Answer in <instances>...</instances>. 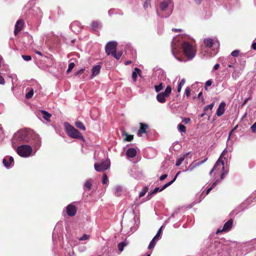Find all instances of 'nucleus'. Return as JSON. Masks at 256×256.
<instances>
[{"instance_id":"nucleus-1","label":"nucleus","mask_w":256,"mask_h":256,"mask_svg":"<svg viewBox=\"0 0 256 256\" xmlns=\"http://www.w3.org/2000/svg\"><path fill=\"white\" fill-rule=\"evenodd\" d=\"M24 144H28L32 147L38 148L41 145V140L38 134L30 130L22 129L18 130L14 134L12 139V147L16 148L18 145Z\"/></svg>"},{"instance_id":"nucleus-2","label":"nucleus","mask_w":256,"mask_h":256,"mask_svg":"<svg viewBox=\"0 0 256 256\" xmlns=\"http://www.w3.org/2000/svg\"><path fill=\"white\" fill-rule=\"evenodd\" d=\"M170 5H172V0H164L160 4V10L164 14H160V12L157 10V14L160 17L166 18L170 16L172 13V10L170 8Z\"/></svg>"},{"instance_id":"nucleus-3","label":"nucleus","mask_w":256,"mask_h":256,"mask_svg":"<svg viewBox=\"0 0 256 256\" xmlns=\"http://www.w3.org/2000/svg\"><path fill=\"white\" fill-rule=\"evenodd\" d=\"M184 53L188 60L192 59L196 54V49L192 44L188 42H184L182 44Z\"/></svg>"},{"instance_id":"nucleus-4","label":"nucleus","mask_w":256,"mask_h":256,"mask_svg":"<svg viewBox=\"0 0 256 256\" xmlns=\"http://www.w3.org/2000/svg\"><path fill=\"white\" fill-rule=\"evenodd\" d=\"M32 146L28 144H22L17 146L16 152L22 157L27 158L30 156Z\"/></svg>"},{"instance_id":"nucleus-5","label":"nucleus","mask_w":256,"mask_h":256,"mask_svg":"<svg viewBox=\"0 0 256 256\" xmlns=\"http://www.w3.org/2000/svg\"><path fill=\"white\" fill-rule=\"evenodd\" d=\"M64 126L66 128L67 134L70 137L74 138L82 139L83 137L81 134L74 126L70 124L68 122L64 123Z\"/></svg>"},{"instance_id":"nucleus-6","label":"nucleus","mask_w":256,"mask_h":256,"mask_svg":"<svg viewBox=\"0 0 256 256\" xmlns=\"http://www.w3.org/2000/svg\"><path fill=\"white\" fill-rule=\"evenodd\" d=\"M183 38L182 36H177L174 37L172 42V54L174 56V57L180 61H181L180 58L176 57V54L179 51L180 49V46L181 45V42L182 40H180L181 38Z\"/></svg>"},{"instance_id":"nucleus-7","label":"nucleus","mask_w":256,"mask_h":256,"mask_svg":"<svg viewBox=\"0 0 256 256\" xmlns=\"http://www.w3.org/2000/svg\"><path fill=\"white\" fill-rule=\"evenodd\" d=\"M205 46L209 48H211L212 46L216 50H214V52L212 54H216L218 52V48L219 46V42L218 40H214L211 38H205L204 40Z\"/></svg>"},{"instance_id":"nucleus-8","label":"nucleus","mask_w":256,"mask_h":256,"mask_svg":"<svg viewBox=\"0 0 256 256\" xmlns=\"http://www.w3.org/2000/svg\"><path fill=\"white\" fill-rule=\"evenodd\" d=\"M227 152V150L226 148H225L223 152H222V153L221 154L220 158H218V160L216 161V162L215 164L214 165V166H213L212 168V170H210V174L211 175L212 172L214 171L215 170H216V168L218 166H222V168L224 169V160H222V159H224V160H226V158L224 157L225 154Z\"/></svg>"},{"instance_id":"nucleus-9","label":"nucleus","mask_w":256,"mask_h":256,"mask_svg":"<svg viewBox=\"0 0 256 256\" xmlns=\"http://www.w3.org/2000/svg\"><path fill=\"white\" fill-rule=\"evenodd\" d=\"M110 166V161L102 162L100 164H95L94 168L97 172H102L108 169Z\"/></svg>"},{"instance_id":"nucleus-10","label":"nucleus","mask_w":256,"mask_h":256,"mask_svg":"<svg viewBox=\"0 0 256 256\" xmlns=\"http://www.w3.org/2000/svg\"><path fill=\"white\" fill-rule=\"evenodd\" d=\"M117 43L115 42H110L106 46V52L108 55L112 54L116 50Z\"/></svg>"},{"instance_id":"nucleus-11","label":"nucleus","mask_w":256,"mask_h":256,"mask_svg":"<svg viewBox=\"0 0 256 256\" xmlns=\"http://www.w3.org/2000/svg\"><path fill=\"white\" fill-rule=\"evenodd\" d=\"M244 68V64L242 63L240 64V66L234 67V70L232 74V78L234 80H236L240 76Z\"/></svg>"},{"instance_id":"nucleus-12","label":"nucleus","mask_w":256,"mask_h":256,"mask_svg":"<svg viewBox=\"0 0 256 256\" xmlns=\"http://www.w3.org/2000/svg\"><path fill=\"white\" fill-rule=\"evenodd\" d=\"M232 220H230L228 222H226L224 225L223 228L222 230L218 229L216 234H218L219 233L222 232H228L232 228Z\"/></svg>"},{"instance_id":"nucleus-13","label":"nucleus","mask_w":256,"mask_h":256,"mask_svg":"<svg viewBox=\"0 0 256 256\" xmlns=\"http://www.w3.org/2000/svg\"><path fill=\"white\" fill-rule=\"evenodd\" d=\"M2 162L5 167L9 168L13 165L14 160L12 156H6L3 159Z\"/></svg>"},{"instance_id":"nucleus-14","label":"nucleus","mask_w":256,"mask_h":256,"mask_svg":"<svg viewBox=\"0 0 256 256\" xmlns=\"http://www.w3.org/2000/svg\"><path fill=\"white\" fill-rule=\"evenodd\" d=\"M66 212L68 216H72L76 214V209L74 206L70 204L66 208Z\"/></svg>"},{"instance_id":"nucleus-15","label":"nucleus","mask_w":256,"mask_h":256,"mask_svg":"<svg viewBox=\"0 0 256 256\" xmlns=\"http://www.w3.org/2000/svg\"><path fill=\"white\" fill-rule=\"evenodd\" d=\"M208 160V158H206L204 160H202L199 162H193L190 164L188 168L186 171H192L194 168H196L197 166H200V165L203 164Z\"/></svg>"},{"instance_id":"nucleus-16","label":"nucleus","mask_w":256,"mask_h":256,"mask_svg":"<svg viewBox=\"0 0 256 256\" xmlns=\"http://www.w3.org/2000/svg\"><path fill=\"white\" fill-rule=\"evenodd\" d=\"M24 24V20H20L17 21L15 24V29L14 33L16 35L18 32H20Z\"/></svg>"},{"instance_id":"nucleus-17","label":"nucleus","mask_w":256,"mask_h":256,"mask_svg":"<svg viewBox=\"0 0 256 256\" xmlns=\"http://www.w3.org/2000/svg\"><path fill=\"white\" fill-rule=\"evenodd\" d=\"M70 28L74 32H78L81 29V24L78 22H74L70 26Z\"/></svg>"},{"instance_id":"nucleus-18","label":"nucleus","mask_w":256,"mask_h":256,"mask_svg":"<svg viewBox=\"0 0 256 256\" xmlns=\"http://www.w3.org/2000/svg\"><path fill=\"white\" fill-rule=\"evenodd\" d=\"M225 106L226 104L224 102H222L220 103L217 110H216V114L218 116H222L225 111Z\"/></svg>"},{"instance_id":"nucleus-19","label":"nucleus","mask_w":256,"mask_h":256,"mask_svg":"<svg viewBox=\"0 0 256 256\" xmlns=\"http://www.w3.org/2000/svg\"><path fill=\"white\" fill-rule=\"evenodd\" d=\"M136 154V150L134 148H128L126 152V155L128 158L135 157Z\"/></svg>"},{"instance_id":"nucleus-20","label":"nucleus","mask_w":256,"mask_h":256,"mask_svg":"<svg viewBox=\"0 0 256 256\" xmlns=\"http://www.w3.org/2000/svg\"><path fill=\"white\" fill-rule=\"evenodd\" d=\"M190 154V152H188L185 154H181L179 158H178L176 160V166H180L184 160Z\"/></svg>"},{"instance_id":"nucleus-21","label":"nucleus","mask_w":256,"mask_h":256,"mask_svg":"<svg viewBox=\"0 0 256 256\" xmlns=\"http://www.w3.org/2000/svg\"><path fill=\"white\" fill-rule=\"evenodd\" d=\"M140 128L138 132V136H142V134L146 133V130L148 128V126L143 123H140Z\"/></svg>"},{"instance_id":"nucleus-22","label":"nucleus","mask_w":256,"mask_h":256,"mask_svg":"<svg viewBox=\"0 0 256 256\" xmlns=\"http://www.w3.org/2000/svg\"><path fill=\"white\" fill-rule=\"evenodd\" d=\"M24 40V43L27 44H32L33 42V38L31 35L29 34H26L23 36Z\"/></svg>"},{"instance_id":"nucleus-23","label":"nucleus","mask_w":256,"mask_h":256,"mask_svg":"<svg viewBox=\"0 0 256 256\" xmlns=\"http://www.w3.org/2000/svg\"><path fill=\"white\" fill-rule=\"evenodd\" d=\"M92 188V180L91 179L86 180L84 184L83 188L85 192L90 190Z\"/></svg>"},{"instance_id":"nucleus-24","label":"nucleus","mask_w":256,"mask_h":256,"mask_svg":"<svg viewBox=\"0 0 256 256\" xmlns=\"http://www.w3.org/2000/svg\"><path fill=\"white\" fill-rule=\"evenodd\" d=\"M101 66L100 65L94 66L92 68V77H94L100 72Z\"/></svg>"},{"instance_id":"nucleus-25","label":"nucleus","mask_w":256,"mask_h":256,"mask_svg":"<svg viewBox=\"0 0 256 256\" xmlns=\"http://www.w3.org/2000/svg\"><path fill=\"white\" fill-rule=\"evenodd\" d=\"M172 92V88L170 86H168L164 92H160L161 94L166 98L168 97Z\"/></svg>"},{"instance_id":"nucleus-26","label":"nucleus","mask_w":256,"mask_h":256,"mask_svg":"<svg viewBox=\"0 0 256 256\" xmlns=\"http://www.w3.org/2000/svg\"><path fill=\"white\" fill-rule=\"evenodd\" d=\"M122 192V188L120 186H116L114 189V194L116 196H120Z\"/></svg>"},{"instance_id":"nucleus-27","label":"nucleus","mask_w":256,"mask_h":256,"mask_svg":"<svg viewBox=\"0 0 256 256\" xmlns=\"http://www.w3.org/2000/svg\"><path fill=\"white\" fill-rule=\"evenodd\" d=\"M218 168V169H222V172L221 174V176H220V180H219V182H220V181L222 180H223L225 176V175H226L228 173V170L227 169H225L224 167V169L222 168V166H218L216 168Z\"/></svg>"},{"instance_id":"nucleus-28","label":"nucleus","mask_w":256,"mask_h":256,"mask_svg":"<svg viewBox=\"0 0 256 256\" xmlns=\"http://www.w3.org/2000/svg\"><path fill=\"white\" fill-rule=\"evenodd\" d=\"M140 70L138 68H136L132 72V78L134 82H136L138 74H140Z\"/></svg>"},{"instance_id":"nucleus-29","label":"nucleus","mask_w":256,"mask_h":256,"mask_svg":"<svg viewBox=\"0 0 256 256\" xmlns=\"http://www.w3.org/2000/svg\"><path fill=\"white\" fill-rule=\"evenodd\" d=\"M41 113L42 116V118L46 120V121H50V118L51 117L52 115L48 113V112L45 110H41Z\"/></svg>"},{"instance_id":"nucleus-30","label":"nucleus","mask_w":256,"mask_h":256,"mask_svg":"<svg viewBox=\"0 0 256 256\" xmlns=\"http://www.w3.org/2000/svg\"><path fill=\"white\" fill-rule=\"evenodd\" d=\"M228 68H234V67L240 66L236 61V59H232L228 62Z\"/></svg>"},{"instance_id":"nucleus-31","label":"nucleus","mask_w":256,"mask_h":256,"mask_svg":"<svg viewBox=\"0 0 256 256\" xmlns=\"http://www.w3.org/2000/svg\"><path fill=\"white\" fill-rule=\"evenodd\" d=\"M162 188H160L158 187H156L154 188V189L152 192H151L150 194H148V197L150 196L149 198V199H150L152 198V195L156 194V193H157L158 192H162Z\"/></svg>"},{"instance_id":"nucleus-32","label":"nucleus","mask_w":256,"mask_h":256,"mask_svg":"<svg viewBox=\"0 0 256 256\" xmlns=\"http://www.w3.org/2000/svg\"><path fill=\"white\" fill-rule=\"evenodd\" d=\"M156 100L158 102L160 103H164L166 100V98L160 93H159L157 94Z\"/></svg>"},{"instance_id":"nucleus-33","label":"nucleus","mask_w":256,"mask_h":256,"mask_svg":"<svg viewBox=\"0 0 256 256\" xmlns=\"http://www.w3.org/2000/svg\"><path fill=\"white\" fill-rule=\"evenodd\" d=\"M76 126L81 130H85L86 128L83 123L81 122H75Z\"/></svg>"},{"instance_id":"nucleus-34","label":"nucleus","mask_w":256,"mask_h":256,"mask_svg":"<svg viewBox=\"0 0 256 256\" xmlns=\"http://www.w3.org/2000/svg\"><path fill=\"white\" fill-rule=\"evenodd\" d=\"M185 83V80L182 78L181 80L178 82V84L177 88V91L178 92H180L181 91L182 88V86L184 85Z\"/></svg>"},{"instance_id":"nucleus-35","label":"nucleus","mask_w":256,"mask_h":256,"mask_svg":"<svg viewBox=\"0 0 256 256\" xmlns=\"http://www.w3.org/2000/svg\"><path fill=\"white\" fill-rule=\"evenodd\" d=\"M122 54V52H116V50L114 52V53L112 54V55L116 59L119 60L121 58Z\"/></svg>"},{"instance_id":"nucleus-36","label":"nucleus","mask_w":256,"mask_h":256,"mask_svg":"<svg viewBox=\"0 0 256 256\" xmlns=\"http://www.w3.org/2000/svg\"><path fill=\"white\" fill-rule=\"evenodd\" d=\"M127 244L126 242H122L118 244V250L122 252L124 250V247Z\"/></svg>"},{"instance_id":"nucleus-37","label":"nucleus","mask_w":256,"mask_h":256,"mask_svg":"<svg viewBox=\"0 0 256 256\" xmlns=\"http://www.w3.org/2000/svg\"><path fill=\"white\" fill-rule=\"evenodd\" d=\"M158 240H156V239L155 238H153L152 239V240L150 241L149 245H148V248L149 249H152V248H153L154 246H155V244H156V242L158 241Z\"/></svg>"},{"instance_id":"nucleus-38","label":"nucleus","mask_w":256,"mask_h":256,"mask_svg":"<svg viewBox=\"0 0 256 256\" xmlns=\"http://www.w3.org/2000/svg\"><path fill=\"white\" fill-rule=\"evenodd\" d=\"M164 88V86L162 82H160L158 85L154 86V89L156 92H159Z\"/></svg>"},{"instance_id":"nucleus-39","label":"nucleus","mask_w":256,"mask_h":256,"mask_svg":"<svg viewBox=\"0 0 256 256\" xmlns=\"http://www.w3.org/2000/svg\"><path fill=\"white\" fill-rule=\"evenodd\" d=\"M178 128L179 132H186V128L184 125L180 124H178Z\"/></svg>"},{"instance_id":"nucleus-40","label":"nucleus","mask_w":256,"mask_h":256,"mask_svg":"<svg viewBox=\"0 0 256 256\" xmlns=\"http://www.w3.org/2000/svg\"><path fill=\"white\" fill-rule=\"evenodd\" d=\"M148 188L147 186H144L142 188L141 192L140 193L139 198H142V197L144 196L148 192Z\"/></svg>"},{"instance_id":"nucleus-41","label":"nucleus","mask_w":256,"mask_h":256,"mask_svg":"<svg viewBox=\"0 0 256 256\" xmlns=\"http://www.w3.org/2000/svg\"><path fill=\"white\" fill-rule=\"evenodd\" d=\"M123 135H124L126 136L124 138V141L130 142L133 140L134 136L132 135H128L126 133H123Z\"/></svg>"},{"instance_id":"nucleus-42","label":"nucleus","mask_w":256,"mask_h":256,"mask_svg":"<svg viewBox=\"0 0 256 256\" xmlns=\"http://www.w3.org/2000/svg\"><path fill=\"white\" fill-rule=\"evenodd\" d=\"M91 26L94 29H96L100 26V23L97 21H94L92 22Z\"/></svg>"},{"instance_id":"nucleus-43","label":"nucleus","mask_w":256,"mask_h":256,"mask_svg":"<svg viewBox=\"0 0 256 256\" xmlns=\"http://www.w3.org/2000/svg\"><path fill=\"white\" fill-rule=\"evenodd\" d=\"M34 95V90L31 88L30 90L26 94V97L27 98H31Z\"/></svg>"},{"instance_id":"nucleus-44","label":"nucleus","mask_w":256,"mask_h":256,"mask_svg":"<svg viewBox=\"0 0 256 256\" xmlns=\"http://www.w3.org/2000/svg\"><path fill=\"white\" fill-rule=\"evenodd\" d=\"M219 182V180H217L212 184V186L210 188H208L206 192V194H209V192H210V190L216 185V184L218 183V182Z\"/></svg>"},{"instance_id":"nucleus-45","label":"nucleus","mask_w":256,"mask_h":256,"mask_svg":"<svg viewBox=\"0 0 256 256\" xmlns=\"http://www.w3.org/2000/svg\"><path fill=\"white\" fill-rule=\"evenodd\" d=\"M90 235L87 234H84L82 236L78 238V240L80 241L86 240L90 238Z\"/></svg>"},{"instance_id":"nucleus-46","label":"nucleus","mask_w":256,"mask_h":256,"mask_svg":"<svg viewBox=\"0 0 256 256\" xmlns=\"http://www.w3.org/2000/svg\"><path fill=\"white\" fill-rule=\"evenodd\" d=\"M150 7V0H146L144 4V8L145 10H146Z\"/></svg>"},{"instance_id":"nucleus-47","label":"nucleus","mask_w":256,"mask_h":256,"mask_svg":"<svg viewBox=\"0 0 256 256\" xmlns=\"http://www.w3.org/2000/svg\"><path fill=\"white\" fill-rule=\"evenodd\" d=\"M75 64L74 62H70L68 64V68L66 70L67 73H69L74 67Z\"/></svg>"},{"instance_id":"nucleus-48","label":"nucleus","mask_w":256,"mask_h":256,"mask_svg":"<svg viewBox=\"0 0 256 256\" xmlns=\"http://www.w3.org/2000/svg\"><path fill=\"white\" fill-rule=\"evenodd\" d=\"M162 226H161L159 230H158V231L157 232V233L156 234V236H154V238H155L156 239V240H158V239L160 238V234H161V232H162Z\"/></svg>"},{"instance_id":"nucleus-49","label":"nucleus","mask_w":256,"mask_h":256,"mask_svg":"<svg viewBox=\"0 0 256 256\" xmlns=\"http://www.w3.org/2000/svg\"><path fill=\"white\" fill-rule=\"evenodd\" d=\"M108 14L109 16H111L113 14H117V12H116V9L111 8L108 11Z\"/></svg>"},{"instance_id":"nucleus-50","label":"nucleus","mask_w":256,"mask_h":256,"mask_svg":"<svg viewBox=\"0 0 256 256\" xmlns=\"http://www.w3.org/2000/svg\"><path fill=\"white\" fill-rule=\"evenodd\" d=\"M240 50H236L234 51H232L231 53V56L234 57H238L240 54Z\"/></svg>"},{"instance_id":"nucleus-51","label":"nucleus","mask_w":256,"mask_h":256,"mask_svg":"<svg viewBox=\"0 0 256 256\" xmlns=\"http://www.w3.org/2000/svg\"><path fill=\"white\" fill-rule=\"evenodd\" d=\"M102 184H106L108 182V176L106 174H104L102 175Z\"/></svg>"},{"instance_id":"nucleus-52","label":"nucleus","mask_w":256,"mask_h":256,"mask_svg":"<svg viewBox=\"0 0 256 256\" xmlns=\"http://www.w3.org/2000/svg\"><path fill=\"white\" fill-rule=\"evenodd\" d=\"M214 106V103H212V104H208L207 106H206L204 108V110H212V108H213Z\"/></svg>"},{"instance_id":"nucleus-53","label":"nucleus","mask_w":256,"mask_h":256,"mask_svg":"<svg viewBox=\"0 0 256 256\" xmlns=\"http://www.w3.org/2000/svg\"><path fill=\"white\" fill-rule=\"evenodd\" d=\"M174 180H172L171 181L168 182V183L164 184L162 187V190H164L165 188H166L167 187L171 185L173 182Z\"/></svg>"},{"instance_id":"nucleus-54","label":"nucleus","mask_w":256,"mask_h":256,"mask_svg":"<svg viewBox=\"0 0 256 256\" xmlns=\"http://www.w3.org/2000/svg\"><path fill=\"white\" fill-rule=\"evenodd\" d=\"M184 94L186 95L187 97H188L190 95V88L187 87L185 89Z\"/></svg>"},{"instance_id":"nucleus-55","label":"nucleus","mask_w":256,"mask_h":256,"mask_svg":"<svg viewBox=\"0 0 256 256\" xmlns=\"http://www.w3.org/2000/svg\"><path fill=\"white\" fill-rule=\"evenodd\" d=\"M22 58L26 61H30L32 60V58L30 56L22 55Z\"/></svg>"},{"instance_id":"nucleus-56","label":"nucleus","mask_w":256,"mask_h":256,"mask_svg":"<svg viewBox=\"0 0 256 256\" xmlns=\"http://www.w3.org/2000/svg\"><path fill=\"white\" fill-rule=\"evenodd\" d=\"M250 128L253 132L256 133V122Z\"/></svg>"},{"instance_id":"nucleus-57","label":"nucleus","mask_w":256,"mask_h":256,"mask_svg":"<svg viewBox=\"0 0 256 256\" xmlns=\"http://www.w3.org/2000/svg\"><path fill=\"white\" fill-rule=\"evenodd\" d=\"M190 121V118H184L182 120V122H184V124H187L189 123Z\"/></svg>"},{"instance_id":"nucleus-58","label":"nucleus","mask_w":256,"mask_h":256,"mask_svg":"<svg viewBox=\"0 0 256 256\" xmlns=\"http://www.w3.org/2000/svg\"><path fill=\"white\" fill-rule=\"evenodd\" d=\"M168 176V175L166 174H164L162 175L160 178V180H164L165 178H166Z\"/></svg>"},{"instance_id":"nucleus-59","label":"nucleus","mask_w":256,"mask_h":256,"mask_svg":"<svg viewBox=\"0 0 256 256\" xmlns=\"http://www.w3.org/2000/svg\"><path fill=\"white\" fill-rule=\"evenodd\" d=\"M212 84V80H208L206 82V85L205 86H210L211 84Z\"/></svg>"},{"instance_id":"nucleus-60","label":"nucleus","mask_w":256,"mask_h":256,"mask_svg":"<svg viewBox=\"0 0 256 256\" xmlns=\"http://www.w3.org/2000/svg\"><path fill=\"white\" fill-rule=\"evenodd\" d=\"M5 83L4 79L3 77L0 76V84H4Z\"/></svg>"},{"instance_id":"nucleus-61","label":"nucleus","mask_w":256,"mask_h":256,"mask_svg":"<svg viewBox=\"0 0 256 256\" xmlns=\"http://www.w3.org/2000/svg\"><path fill=\"white\" fill-rule=\"evenodd\" d=\"M252 49L256 50V42H253V43L252 44Z\"/></svg>"},{"instance_id":"nucleus-62","label":"nucleus","mask_w":256,"mask_h":256,"mask_svg":"<svg viewBox=\"0 0 256 256\" xmlns=\"http://www.w3.org/2000/svg\"><path fill=\"white\" fill-rule=\"evenodd\" d=\"M220 68V64H216L214 66V70H216Z\"/></svg>"},{"instance_id":"nucleus-63","label":"nucleus","mask_w":256,"mask_h":256,"mask_svg":"<svg viewBox=\"0 0 256 256\" xmlns=\"http://www.w3.org/2000/svg\"><path fill=\"white\" fill-rule=\"evenodd\" d=\"M181 172L180 171V172H178L176 174V176H174V178H173L172 180H174V182L176 180V178H177L178 176L179 175V174Z\"/></svg>"},{"instance_id":"nucleus-64","label":"nucleus","mask_w":256,"mask_h":256,"mask_svg":"<svg viewBox=\"0 0 256 256\" xmlns=\"http://www.w3.org/2000/svg\"><path fill=\"white\" fill-rule=\"evenodd\" d=\"M158 72L159 73H162V76H163L164 78H166V75L165 73L162 72V70H158Z\"/></svg>"}]
</instances>
